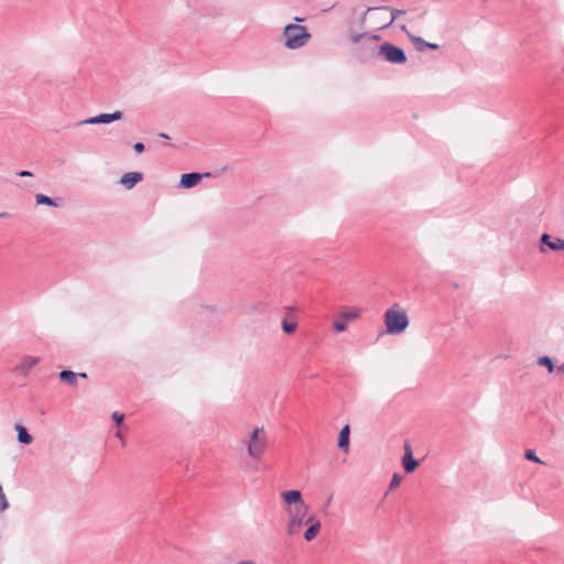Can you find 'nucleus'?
Segmentation results:
<instances>
[{
	"label": "nucleus",
	"mask_w": 564,
	"mask_h": 564,
	"mask_svg": "<svg viewBox=\"0 0 564 564\" xmlns=\"http://www.w3.org/2000/svg\"><path fill=\"white\" fill-rule=\"evenodd\" d=\"M334 329H335V332H337V333H341V332H344V330L346 329V324H345V322H343V321H338V319H337V321H335V322H334Z\"/></svg>",
	"instance_id": "nucleus-30"
},
{
	"label": "nucleus",
	"mask_w": 564,
	"mask_h": 564,
	"mask_svg": "<svg viewBox=\"0 0 564 564\" xmlns=\"http://www.w3.org/2000/svg\"><path fill=\"white\" fill-rule=\"evenodd\" d=\"M123 419H124V415L122 413H119V412H113L112 413V420L119 425L123 422Z\"/></svg>",
	"instance_id": "nucleus-31"
},
{
	"label": "nucleus",
	"mask_w": 564,
	"mask_h": 564,
	"mask_svg": "<svg viewBox=\"0 0 564 564\" xmlns=\"http://www.w3.org/2000/svg\"><path fill=\"white\" fill-rule=\"evenodd\" d=\"M235 564H258V563L253 560H243V561H239Z\"/></svg>",
	"instance_id": "nucleus-36"
},
{
	"label": "nucleus",
	"mask_w": 564,
	"mask_h": 564,
	"mask_svg": "<svg viewBox=\"0 0 564 564\" xmlns=\"http://www.w3.org/2000/svg\"><path fill=\"white\" fill-rule=\"evenodd\" d=\"M37 362V358L25 356L22 358L21 362L15 366L14 371L25 376Z\"/></svg>",
	"instance_id": "nucleus-12"
},
{
	"label": "nucleus",
	"mask_w": 564,
	"mask_h": 564,
	"mask_svg": "<svg viewBox=\"0 0 564 564\" xmlns=\"http://www.w3.org/2000/svg\"><path fill=\"white\" fill-rule=\"evenodd\" d=\"M297 324L295 322H289L288 319L282 321V329L286 334H292L296 329Z\"/></svg>",
	"instance_id": "nucleus-22"
},
{
	"label": "nucleus",
	"mask_w": 564,
	"mask_h": 564,
	"mask_svg": "<svg viewBox=\"0 0 564 564\" xmlns=\"http://www.w3.org/2000/svg\"><path fill=\"white\" fill-rule=\"evenodd\" d=\"M411 41L415 44L419 51H423L424 48L437 50L438 44L429 43L419 36H411Z\"/></svg>",
	"instance_id": "nucleus-16"
},
{
	"label": "nucleus",
	"mask_w": 564,
	"mask_h": 564,
	"mask_svg": "<svg viewBox=\"0 0 564 564\" xmlns=\"http://www.w3.org/2000/svg\"><path fill=\"white\" fill-rule=\"evenodd\" d=\"M538 364H539L540 366H545V367H547V371H549V372L554 371V365H553V361H552V359H551L550 357H547V356L540 357V358L538 359Z\"/></svg>",
	"instance_id": "nucleus-21"
},
{
	"label": "nucleus",
	"mask_w": 564,
	"mask_h": 564,
	"mask_svg": "<svg viewBox=\"0 0 564 564\" xmlns=\"http://www.w3.org/2000/svg\"><path fill=\"white\" fill-rule=\"evenodd\" d=\"M35 200H36V204H39V205H47V206H54V207L59 206V203L57 200H55L44 194H36Z\"/></svg>",
	"instance_id": "nucleus-18"
},
{
	"label": "nucleus",
	"mask_w": 564,
	"mask_h": 564,
	"mask_svg": "<svg viewBox=\"0 0 564 564\" xmlns=\"http://www.w3.org/2000/svg\"><path fill=\"white\" fill-rule=\"evenodd\" d=\"M15 430L18 432V441L22 444H31L33 442L32 435L26 431V429L20 424L15 425Z\"/></svg>",
	"instance_id": "nucleus-15"
},
{
	"label": "nucleus",
	"mask_w": 564,
	"mask_h": 564,
	"mask_svg": "<svg viewBox=\"0 0 564 564\" xmlns=\"http://www.w3.org/2000/svg\"><path fill=\"white\" fill-rule=\"evenodd\" d=\"M556 371H557L558 373H564V364H562V365L557 366V367H556Z\"/></svg>",
	"instance_id": "nucleus-37"
},
{
	"label": "nucleus",
	"mask_w": 564,
	"mask_h": 564,
	"mask_svg": "<svg viewBox=\"0 0 564 564\" xmlns=\"http://www.w3.org/2000/svg\"><path fill=\"white\" fill-rule=\"evenodd\" d=\"M524 457L529 460L543 464V462L535 455V453L532 449L525 451Z\"/></svg>",
	"instance_id": "nucleus-26"
},
{
	"label": "nucleus",
	"mask_w": 564,
	"mask_h": 564,
	"mask_svg": "<svg viewBox=\"0 0 564 564\" xmlns=\"http://www.w3.org/2000/svg\"><path fill=\"white\" fill-rule=\"evenodd\" d=\"M409 13L411 14V21L422 19L426 14L425 11H419L416 9L410 10Z\"/></svg>",
	"instance_id": "nucleus-27"
},
{
	"label": "nucleus",
	"mask_w": 564,
	"mask_h": 564,
	"mask_svg": "<svg viewBox=\"0 0 564 564\" xmlns=\"http://www.w3.org/2000/svg\"><path fill=\"white\" fill-rule=\"evenodd\" d=\"M268 436L263 426L256 427L247 442L248 455L258 460L262 457L267 449Z\"/></svg>",
	"instance_id": "nucleus-4"
},
{
	"label": "nucleus",
	"mask_w": 564,
	"mask_h": 564,
	"mask_svg": "<svg viewBox=\"0 0 564 564\" xmlns=\"http://www.w3.org/2000/svg\"><path fill=\"white\" fill-rule=\"evenodd\" d=\"M159 135H160L161 138H163V139H170V137H169L167 134H165V133H160Z\"/></svg>",
	"instance_id": "nucleus-40"
},
{
	"label": "nucleus",
	"mask_w": 564,
	"mask_h": 564,
	"mask_svg": "<svg viewBox=\"0 0 564 564\" xmlns=\"http://www.w3.org/2000/svg\"><path fill=\"white\" fill-rule=\"evenodd\" d=\"M283 46L286 50L295 51L304 47L312 39L307 28L297 23L286 24L281 33Z\"/></svg>",
	"instance_id": "nucleus-2"
},
{
	"label": "nucleus",
	"mask_w": 564,
	"mask_h": 564,
	"mask_svg": "<svg viewBox=\"0 0 564 564\" xmlns=\"http://www.w3.org/2000/svg\"><path fill=\"white\" fill-rule=\"evenodd\" d=\"M281 499L284 505L292 506L295 505L293 510L303 509V512L306 513L310 509L308 505L303 501L302 492L300 490H286L281 492Z\"/></svg>",
	"instance_id": "nucleus-8"
},
{
	"label": "nucleus",
	"mask_w": 564,
	"mask_h": 564,
	"mask_svg": "<svg viewBox=\"0 0 564 564\" xmlns=\"http://www.w3.org/2000/svg\"><path fill=\"white\" fill-rule=\"evenodd\" d=\"M18 175L21 177H31L33 174L30 171H21L18 173Z\"/></svg>",
	"instance_id": "nucleus-35"
},
{
	"label": "nucleus",
	"mask_w": 564,
	"mask_h": 564,
	"mask_svg": "<svg viewBox=\"0 0 564 564\" xmlns=\"http://www.w3.org/2000/svg\"><path fill=\"white\" fill-rule=\"evenodd\" d=\"M360 316V310L350 308L348 311H344L339 314V317L345 321H354Z\"/></svg>",
	"instance_id": "nucleus-19"
},
{
	"label": "nucleus",
	"mask_w": 564,
	"mask_h": 564,
	"mask_svg": "<svg viewBox=\"0 0 564 564\" xmlns=\"http://www.w3.org/2000/svg\"><path fill=\"white\" fill-rule=\"evenodd\" d=\"M142 180V173L140 172H128L124 173L120 178V184H122L128 189L132 188L137 183Z\"/></svg>",
	"instance_id": "nucleus-13"
},
{
	"label": "nucleus",
	"mask_w": 564,
	"mask_h": 564,
	"mask_svg": "<svg viewBox=\"0 0 564 564\" xmlns=\"http://www.w3.org/2000/svg\"><path fill=\"white\" fill-rule=\"evenodd\" d=\"M378 58H382L383 61L391 63V64H404L406 62V55L404 51L389 42H384L380 44Z\"/></svg>",
	"instance_id": "nucleus-6"
},
{
	"label": "nucleus",
	"mask_w": 564,
	"mask_h": 564,
	"mask_svg": "<svg viewBox=\"0 0 564 564\" xmlns=\"http://www.w3.org/2000/svg\"><path fill=\"white\" fill-rule=\"evenodd\" d=\"M294 21H295V22H303V21H304V18L295 17V18H294Z\"/></svg>",
	"instance_id": "nucleus-38"
},
{
	"label": "nucleus",
	"mask_w": 564,
	"mask_h": 564,
	"mask_svg": "<svg viewBox=\"0 0 564 564\" xmlns=\"http://www.w3.org/2000/svg\"><path fill=\"white\" fill-rule=\"evenodd\" d=\"M8 508V501L6 495L3 492L2 487L0 486V512L4 511Z\"/></svg>",
	"instance_id": "nucleus-28"
},
{
	"label": "nucleus",
	"mask_w": 564,
	"mask_h": 564,
	"mask_svg": "<svg viewBox=\"0 0 564 564\" xmlns=\"http://www.w3.org/2000/svg\"><path fill=\"white\" fill-rule=\"evenodd\" d=\"M122 117H123L122 111L117 110V111H115L112 113H100L98 116L87 118L85 120L79 121L77 123V126H83V124H100V123L107 124V123L120 120V119H122Z\"/></svg>",
	"instance_id": "nucleus-9"
},
{
	"label": "nucleus",
	"mask_w": 564,
	"mask_h": 564,
	"mask_svg": "<svg viewBox=\"0 0 564 564\" xmlns=\"http://www.w3.org/2000/svg\"><path fill=\"white\" fill-rule=\"evenodd\" d=\"M402 466L406 473H413L419 466V462L413 457L412 447L408 442H405L404 444V456L402 458Z\"/></svg>",
	"instance_id": "nucleus-10"
},
{
	"label": "nucleus",
	"mask_w": 564,
	"mask_h": 564,
	"mask_svg": "<svg viewBox=\"0 0 564 564\" xmlns=\"http://www.w3.org/2000/svg\"><path fill=\"white\" fill-rule=\"evenodd\" d=\"M349 434H350L349 425H345L340 430L339 436H338V447L341 451H344L345 453H347L349 449Z\"/></svg>",
	"instance_id": "nucleus-14"
},
{
	"label": "nucleus",
	"mask_w": 564,
	"mask_h": 564,
	"mask_svg": "<svg viewBox=\"0 0 564 564\" xmlns=\"http://www.w3.org/2000/svg\"><path fill=\"white\" fill-rule=\"evenodd\" d=\"M549 248L554 251L564 250V240L561 238H555L551 243H549Z\"/></svg>",
	"instance_id": "nucleus-23"
},
{
	"label": "nucleus",
	"mask_w": 564,
	"mask_h": 564,
	"mask_svg": "<svg viewBox=\"0 0 564 564\" xmlns=\"http://www.w3.org/2000/svg\"><path fill=\"white\" fill-rule=\"evenodd\" d=\"M348 39L356 45L355 55L361 63L372 62L378 58L379 53L377 52L380 44L377 42L381 40L379 34L349 30Z\"/></svg>",
	"instance_id": "nucleus-1"
},
{
	"label": "nucleus",
	"mask_w": 564,
	"mask_h": 564,
	"mask_svg": "<svg viewBox=\"0 0 564 564\" xmlns=\"http://www.w3.org/2000/svg\"><path fill=\"white\" fill-rule=\"evenodd\" d=\"M58 376L61 380L73 387L77 384V373L72 370H62Z\"/></svg>",
	"instance_id": "nucleus-17"
},
{
	"label": "nucleus",
	"mask_w": 564,
	"mask_h": 564,
	"mask_svg": "<svg viewBox=\"0 0 564 564\" xmlns=\"http://www.w3.org/2000/svg\"><path fill=\"white\" fill-rule=\"evenodd\" d=\"M289 520L286 523L285 532L289 536H294L300 532L302 525H304L305 514L303 509H288Z\"/></svg>",
	"instance_id": "nucleus-7"
},
{
	"label": "nucleus",
	"mask_w": 564,
	"mask_h": 564,
	"mask_svg": "<svg viewBox=\"0 0 564 564\" xmlns=\"http://www.w3.org/2000/svg\"><path fill=\"white\" fill-rule=\"evenodd\" d=\"M322 527H307L303 536L306 542L313 541L319 533Z\"/></svg>",
	"instance_id": "nucleus-20"
},
{
	"label": "nucleus",
	"mask_w": 564,
	"mask_h": 564,
	"mask_svg": "<svg viewBox=\"0 0 564 564\" xmlns=\"http://www.w3.org/2000/svg\"><path fill=\"white\" fill-rule=\"evenodd\" d=\"M370 10V26L373 30H382L390 26L394 21L395 17L391 15L389 7H377L369 8Z\"/></svg>",
	"instance_id": "nucleus-5"
},
{
	"label": "nucleus",
	"mask_w": 564,
	"mask_h": 564,
	"mask_svg": "<svg viewBox=\"0 0 564 564\" xmlns=\"http://www.w3.org/2000/svg\"><path fill=\"white\" fill-rule=\"evenodd\" d=\"M366 21L370 22V10H369V8L361 14V17L359 19V24H360L361 28L365 25Z\"/></svg>",
	"instance_id": "nucleus-29"
},
{
	"label": "nucleus",
	"mask_w": 564,
	"mask_h": 564,
	"mask_svg": "<svg viewBox=\"0 0 564 564\" xmlns=\"http://www.w3.org/2000/svg\"><path fill=\"white\" fill-rule=\"evenodd\" d=\"M541 242H542L543 245H546V246L549 247V243H551V242H552V240H551V236H550V235H547V234H543V235H542V237H541Z\"/></svg>",
	"instance_id": "nucleus-34"
},
{
	"label": "nucleus",
	"mask_w": 564,
	"mask_h": 564,
	"mask_svg": "<svg viewBox=\"0 0 564 564\" xmlns=\"http://www.w3.org/2000/svg\"><path fill=\"white\" fill-rule=\"evenodd\" d=\"M390 13L391 15L395 17L397 20L398 17L405 14L406 11L390 8Z\"/></svg>",
	"instance_id": "nucleus-32"
},
{
	"label": "nucleus",
	"mask_w": 564,
	"mask_h": 564,
	"mask_svg": "<svg viewBox=\"0 0 564 564\" xmlns=\"http://www.w3.org/2000/svg\"><path fill=\"white\" fill-rule=\"evenodd\" d=\"M330 500H332V496L328 499H326V502L329 503Z\"/></svg>",
	"instance_id": "nucleus-42"
},
{
	"label": "nucleus",
	"mask_w": 564,
	"mask_h": 564,
	"mask_svg": "<svg viewBox=\"0 0 564 564\" xmlns=\"http://www.w3.org/2000/svg\"><path fill=\"white\" fill-rule=\"evenodd\" d=\"M202 180V174L193 172L186 173L181 176L180 186L183 188H192L196 186Z\"/></svg>",
	"instance_id": "nucleus-11"
},
{
	"label": "nucleus",
	"mask_w": 564,
	"mask_h": 564,
	"mask_svg": "<svg viewBox=\"0 0 564 564\" xmlns=\"http://www.w3.org/2000/svg\"><path fill=\"white\" fill-rule=\"evenodd\" d=\"M401 481H402V476H401V475H399V474H394V475L392 476L391 481H390V486H389L390 490H393V489H395L397 487H399V485L401 484Z\"/></svg>",
	"instance_id": "nucleus-25"
},
{
	"label": "nucleus",
	"mask_w": 564,
	"mask_h": 564,
	"mask_svg": "<svg viewBox=\"0 0 564 564\" xmlns=\"http://www.w3.org/2000/svg\"><path fill=\"white\" fill-rule=\"evenodd\" d=\"M6 216H8L7 213H0V217H6Z\"/></svg>",
	"instance_id": "nucleus-41"
},
{
	"label": "nucleus",
	"mask_w": 564,
	"mask_h": 564,
	"mask_svg": "<svg viewBox=\"0 0 564 564\" xmlns=\"http://www.w3.org/2000/svg\"><path fill=\"white\" fill-rule=\"evenodd\" d=\"M133 150L137 152V153H141L144 151V144L142 142H137L134 143L133 145Z\"/></svg>",
	"instance_id": "nucleus-33"
},
{
	"label": "nucleus",
	"mask_w": 564,
	"mask_h": 564,
	"mask_svg": "<svg viewBox=\"0 0 564 564\" xmlns=\"http://www.w3.org/2000/svg\"><path fill=\"white\" fill-rule=\"evenodd\" d=\"M77 377L86 378V377H87V375H86L85 372H79V373H77Z\"/></svg>",
	"instance_id": "nucleus-39"
},
{
	"label": "nucleus",
	"mask_w": 564,
	"mask_h": 564,
	"mask_svg": "<svg viewBox=\"0 0 564 564\" xmlns=\"http://www.w3.org/2000/svg\"><path fill=\"white\" fill-rule=\"evenodd\" d=\"M304 525H307V527H322V523L319 521V519L316 518V516L312 514L307 518H305V521H304Z\"/></svg>",
	"instance_id": "nucleus-24"
},
{
	"label": "nucleus",
	"mask_w": 564,
	"mask_h": 564,
	"mask_svg": "<svg viewBox=\"0 0 564 564\" xmlns=\"http://www.w3.org/2000/svg\"><path fill=\"white\" fill-rule=\"evenodd\" d=\"M383 321L389 335L402 334L410 323L406 312L397 304L386 311Z\"/></svg>",
	"instance_id": "nucleus-3"
}]
</instances>
